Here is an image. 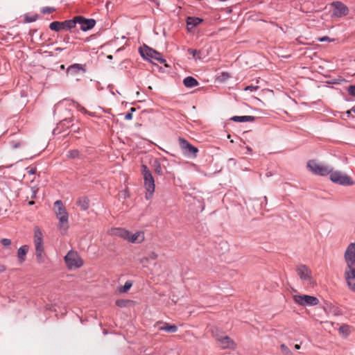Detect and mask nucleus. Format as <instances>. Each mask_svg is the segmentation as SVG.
<instances>
[{"label":"nucleus","mask_w":355,"mask_h":355,"mask_svg":"<svg viewBox=\"0 0 355 355\" xmlns=\"http://www.w3.org/2000/svg\"><path fill=\"white\" fill-rule=\"evenodd\" d=\"M108 233L111 236L120 237L132 243H141L145 239L144 232L138 231L132 234L129 230L121 227L111 228Z\"/></svg>","instance_id":"f257e3e1"},{"label":"nucleus","mask_w":355,"mask_h":355,"mask_svg":"<svg viewBox=\"0 0 355 355\" xmlns=\"http://www.w3.org/2000/svg\"><path fill=\"white\" fill-rule=\"evenodd\" d=\"M55 212L59 220L58 227L62 233H65L69 228L68 219L69 214L64 206L62 202L60 200L54 202Z\"/></svg>","instance_id":"f03ea898"},{"label":"nucleus","mask_w":355,"mask_h":355,"mask_svg":"<svg viewBox=\"0 0 355 355\" xmlns=\"http://www.w3.org/2000/svg\"><path fill=\"white\" fill-rule=\"evenodd\" d=\"M141 173L144 178V187L146 190L145 197L146 200H150L153 198L155 192V180L151 171L145 164L141 166Z\"/></svg>","instance_id":"7ed1b4c3"},{"label":"nucleus","mask_w":355,"mask_h":355,"mask_svg":"<svg viewBox=\"0 0 355 355\" xmlns=\"http://www.w3.org/2000/svg\"><path fill=\"white\" fill-rule=\"evenodd\" d=\"M296 272L303 285L308 288H313L315 281L312 276L311 270L306 265H300L296 268Z\"/></svg>","instance_id":"20e7f679"},{"label":"nucleus","mask_w":355,"mask_h":355,"mask_svg":"<svg viewBox=\"0 0 355 355\" xmlns=\"http://www.w3.org/2000/svg\"><path fill=\"white\" fill-rule=\"evenodd\" d=\"M34 245L37 259L42 262L44 259L43 234L37 226L34 228Z\"/></svg>","instance_id":"39448f33"},{"label":"nucleus","mask_w":355,"mask_h":355,"mask_svg":"<svg viewBox=\"0 0 355 355\" xmlns=\"http://www.w3.org/2000/svg\"><path fill=\"white\" fill-rule=\"evenodd\" d=\"M64 261L69 270L79 268L83 265V259L76 252L73 250L65 255Z\"/></svg>","instance_id":"423d86ee"},{"label":"nucleus","mask_w":355,"mask_h":355,"mask_svg":"<svg viewBox=\"0 0 355 355\" xmlns=\"http://www.w3.org/2000/svg\"><path fill=\"white\" fill-rule=\"evenodd\" d=\"M307 168L313 173L319 175H327L332 171L330 166L320 164L315 160H309L307 162Z\"/></svg>","instance_id":"0eeeda50"},{"label":"nucleus","mask_w":355,"mask_h":355,"mask_svg":"<svg viewBox=\"0 0 355 355\" xmlns=\"http://www.w3.org/2000/svg\"><path fill=\"white\" fill-rule=\"evenodd\" d=\"M329 174L330 180L334 183L343 186H349L353 184V180L352 178L347 175L340 171H331Z\"/></svg>","instance_id":"6e6552de"},{"label":"nucleus","mask_w":355,"mask_h":355,"mask_svg":"<svg viewBox=\"0 0 355 355\" xmlns=\"http://www.w3.org/2000/svg\"><path fill=\"white\" fill-rule=\"evenodd\" d=\"M296 304L300 306H315L318 304L319 300L314 296L307 295H299L293 297Z\"/></svg>","instance_id":"1a4fd4ad"},{"label":"nucleus","mask_w":355,"mask_h":355,"mask_svg":"<svg viewBox=\"0 0 355 355\" xmlns=\"http://www.w3.org/2000/svg\"><path fill=\"white\" fill-rule=\"evenodd\" d=\"M76 26L74 19L66 20L64 21H55L50 24L49 28L51 31L58 32L61 30H71Z\"/></svg>","instance_id":"9d476101"},{"label":"nucleus","mask_w":355,"mask_h":355,"mask_svg":"<svg viewBox=\"0 0 355 355\" xmlns=\"http://www.w3.org/2000/svg\"><path fill=\"white\" fill-rule=\"evenodd\" d=\"M178 141L180 148L186 156H192L193 157H197L198 149L196 147L191 144L189 141L182 137H180Z\"/></svg>","instance_id":"9b49d317"},{"label":"nucleus","mask_w":355,"mask_h":355,"mask_svg":"<svg viewBox=\"0 0 355 355\" xmlns=\"http://www.w3.org/2000/svg\"><path fill=\"white\" fill-rule=\"evenodd\" d=\"M141 54L143 57L149 59H153L158 61L161 64H164L166 62L165 59L163 58V56L160 53L148 46H146V49L144 51H141Z\"/></svg>","instance_id":"f8f14e48"},{"label":"nucleus","mask_w":355,"mask_h":355,"mask_svg":"<svg viewBox=\"0 0 355 355\" xmlns=\"http://www.w3.org/2000/svg\"><path fill=\"white\" fill-rule=\"evenodd\" d=\"M333 8V15L336 17L345 16L349 12L348 8L341 1H334L331 4Z\"/></svg>","instance_id":"ddd939ff"},{"label":"nucleus","mask_w":355,"mask_h":355,"mask_svg":"<svg viewBox=\"0 0 355 355\" xmlns=\"http://www.w3.org/2000/svg\"><path fill=\"white\" fill-rule=\"evenodd\" d=\"M76 24L80 25V29L83 31H87L92 29L96 24V21L93 19H85L82 16H77L73 18Z\"/></svg>","instance_id":"4468645a"},{"label":"nucleus","mask_w":355,"mask_h":355,"mask_svg":"<svg viewBox=\"0 0 355 355\" xmlns=\"http://www.w3.org/2000/svg\"><path fill=\"white\" fill-rule=\"evenodd\" d=\"M324 311L328 315H333L334 316H339L343 315L342 309L330 302L325 301L322 306Z\"/></svg>","instance_id":"2eb2a0df"},{"label":"nucleus","mask_w":355,"mask_h":355,"mask_svg":"<svg viewBox=\"0 0 355 355\" xmlns=\"http://www.w3.org/2000/svg\"><path fill=\"white\" fill-rule=\"evenodd\" d=\"M344 259L347 266L355 265V241L351 243L344 254Z\"/></svg>","instance_id":"dca6fc26"},{"label":"nucleus","mask_w":355,"mask_h":355,"mask_svg":"<svg viewBox=\"0 0 355 355\" xmlns=\"http://www.w3.org/2000/svg\"><path fill=\"white\" fill-rule=\"evenodd\" d=\"M216 340L219 343L220 347L222 349H234L236 348V344L232 339H231L229 336H217Z\"/></svg>","instance_id":"f3484780"},{"label":"nucleus","mask_w":355,"mask_h":355,"mask_svg":"<svg viewBox=\"0 0 355 355\" xmlns=\"http://www.w3.org/2000/svg\"><path fill=\"white\" fill-rule=\"evenodd\" d=\"M155 327H157L158 330L165 331L167 332L175 333L178 331V327L175 324H170L166 322H157L155 324Z\"/></svg>","instance_id":"a211bd4d"},{"label":"nucleus","mask_w":355,"mask_h":355,"mask_svg":"<svg viewBox=\"0 0 355 355\" xmlns=\"http://www.w3.org/2000/svg\"><path fill=\"white\" fill-rule=\"evenodd\" d=\"M202 22V19L199 17H188L187 18V28L189 32H191L192 29L198 26Z\"/></svg>","instance_id":"6ab92c4d"},{"label":"nucleus","mask_w":355,"mask_h":355,"mask_svg":"<svg viewBox=\"0 0 355 355\" xmlns=\"http://www.w3.org/2000/svg\"><path fill=\"white\" fill-rule=\"evenodd\" d=\"M352 330H354V328L352 326L347 324H343L339 327L338 332L342 336V337L346 338L350 335Z\"/></svg>","instance_id":"aec40b11"},{"label":"nucleus","mask_w":355,"mask_h":355,"mask_svg":"<svg viewBox=\"0 0 355 355\" xmlns=\"http://www.w3.org/2000/svg\"><path fill=\"white\" fill-rule=\"evenodd\" d=\"M81 71L83 72L85 71V69L82 64H73L68 67L67 72L71 75H76Z\"/></svg>","instance_id":"412c9836"},{"label":"nucleus","mask_w":355,"mask_h":355,"mask_svg":"<svg viewBox=\"0 0 355 355\" xmlns=\"http://www.w3.org/2000/svg\"><path fill=\"white\" fill-rule=\"evenodd\" d=\"M28 251V246L26 245H22L18 249L17 257L20 263L25 261V257Z\"/></svg>","instance_id":"4be33fe9"},{"label":"nucleus","mask_w":355,"mask_h":355,"mask_svg":"<svg viewBox=\"0 0 355 355\" xmlns=\"http://www.w3.org/2000/svg\"><path fill=\"white\" fill-rule=\"evenodd\" d=\"M231 120L239 123L252 122L255 120V117L253 116H234L231 118Z\"/></svg>","instance_id":"5701e85b"},{"label":"nucleus","mask_w":355,"mask_h":355,"mask_svg":"<svg viewBox=\"0 0 355 355\" xmlns=\"http://www.w3.org/2000/svg\"><path fill=\"white\" fill-rule=\"evenodd\" d=\"M183 83L186 87L189 88L194 87L198 85L197 80L192 76L186 77L183 80Z\"/></svg>","instance_id":"b1692460"},{"label":"nucleus","mask_w":355,"mask_h":355,"mask_svg":"<svg viewBox=\"0 0 355 355\" xmlns=\"http://www.w3.org/2000/svg\"><path fill=\"white\" fill-rule=\"evenodd\" d=\"M77 205L83 210H87L89 206V200L87 197H80L77 201Z\"/></svg>","instance_id":"393cba45"},{"label":"nucleus","mask_w":355,"mask_h":355,"mask_svg":"<svg viewBox=\"0 0 355 355\" xmlns=\"http://www.w3.org/2000/svg\"><path fill=\"white\" fill-rule=\"evenodd\" d=\"M344 275L345 279L355 277V265L347 266Z\"/></svg>","instance_id":"a878e982"},{"label":"nucleus","mask_w":355,"mask_h":355,"mask_svg":"<svg viewBox=\"0 0 355 355\" xmlns=\"http://www.w3.org/2000/svg\"><path fill=\"white\" fill-rule=\"evenodd\" d=\"M67 157L69 159H82V155L80 151L76 149L69 150L67 153Z\"/></svg>","instance_id":"bb28decb"},{"label":"nucleus","mask_w":355,"mask_h":355,"mask_svg":"<svg viewBox=\"0 0 355 355\" xmlns=\"http://www.w3.org/2000/svg\"><path fill=\"white\" fill-rule=\"evenodd\" d=\"M153 167H154V171L157 174L160 175H163V169H162V165L158 159H155L153 162Z\"/></svg>","instance_id":"cd10ccee"},{"label":"nucleus","mask_w":355,"mask_h":355,"mask_svg":"<svg viewBox=\"0 0 355 355\" xmlns=\"http://www.w3.org/2000/svg\"><path fill=\"white\" fill-rule=\"evenodd\" d=\"M37 18H38V15L36 14L33 15H29L26 14L24 15V21L26 23H31V22L35 21Z\"/></svg>","instance_id":"c85d7f7f"},{"label":"nucleus","mask_w":355,"mask_h":355,"mask_svg":"<svg viewBox=\"0 0 355 355\" xmlns=\"http://www.w3.org/2000/svg\"><path fill=\"white\" fill-rule=\"evenodd\" d=\"M349 288L355 291V277H350L345 279Z\"/></svg>","instance_id":"c756f323"},{"label":"nucleus","mask_w":355,"mask_h":355,"mask_svg":"<svg viewBox=\"0 0 355 355\" xmlns=\"http://www.w3.org/2000/svg\"><path fill=\"white\" fill-rule=\"evenodd\" d=\"M280 349L284 355H294L285 344H282Z\"/></svg>","instance_id":"7c9ffc66"},{"label":"nucleus","mask_w":355,"mask_h":355,"mask_svg":"<svg viewBox=\"0 0 355 355\" xmlns=\"http://www.w3.org/2000/svg\"><path fill=\"white\" fill-rule=\"evenodd\" d=\"M132 282H130V281H127V282L125 283L124 286H122V287H121V288H119V291H120L121 293H125V292H127L129 289H130V288L132 287Z\"/></svg>","instance_id":"2f4dec72"},{"label":"nucleus","mask_w":355,"mask_h":355,"mask_svg":"<svg viewBox=\"0 0 355 355\" xmlns=\"http://www.w3.org/2000/svg\"><path fill=\"white\" fill-rule=\"evenodd\" d=\"M188 53L191 55H193V57L196 59L198 58V59H200V51H198L196 49H189L187 50Z\"/></svg>","instance_id":"473e14b6"},{"label":"nucleus","mask_w":355,"mask_h":355,"mask_svg":"<svg viewBox=\"0 0 355 355\" xmlns=\"http://www.w3.org/2000/svg\"><path fill=\"white\" fill-rule=\"evenodd\" d=\"M157 254L155 252H151L148 256L146 258H144V260L148 261L149 260H155L157 259Z\"/></svg>","instance_id":"72a5a7b5"},{"label":"nucleus","mask_w":355,"mask_h":355,"mask_svg":"<svg viewBox=\"0 0 355 355\" xmlns=\"http://www.w3.org/2000/svg\"><path fill=\"white\" fill-rule=\"evenodd\" d=\"M55 9L52 7H44L42 9V12L43 14H50L54 12Z\"/></svg>","instance_id":"f704fd0d"},{"label":"nucleus","mask_w":355,"mask_h":355,"mask_svg":"<svg viewBox=\"0 0 355 355\" xmlns=\"http://www.w3.org/2000/svg\"><path fill=\"white\" fill-rule=\"evenodd\" d=\"M259 88V86L249 85V86L245 87L244 88V90L245 91H250V92H252L257 91Z\"/></svg>","instance_id":"c9c22d12"},{"label":"nucleus","mask_w":355,"mask_h":355,"mask_svg":"<svg viewBox=\"0 0 355 355\" xmlns=\"http://www.w3.org/2000/svg\"><path fill=\"white\" fill-rule=\"evenodd\" d=\"M26 171H27V173H28L30 175H34L37 172V168H36V167L29 166L26 168Z\"/></svg>","instance_id":"e433bc0d"},{"label":"nucleus","mask_w":355,"mask_h":355,"mask_svg":"<svg viewBox=\"0 0 355 355\" xmlns=\"http://www.w3.org/2000/svg\"><path fill=\"white\" fill-rule=\"evenodd\" d=\"M347 92L351 96L355 97V85H349Z\"/></svg>","instance_id":"4c0bfd02"},{"label":"nucleus","mask_w":355,"mask_h":355,"mask_svg":"<svg viewBox=\"0 0 355 355\" xmlns=\"http://www.w3.org/2000/svg\"><path fill=\"white\" fill-rule=\"evenodd\" d=\"M10 145L12 148H17L22 146L23 143L20 142V141H12V142H10Z\"/></svg>","instance_id":"58836bf2"},{"label":"nucleus","mask_w":355,"mask_h":355,"mask_svg":"<svg viewBox=\"0 0 355 355\" xmlns=\"http://www.w3.org/2000/svg\"><path fill=\"white\" fill-rule=\"evenodd\" d=\"M1 244H2L3 246L7 247V246H9V245H10L11 241H10V239H2L1 240Z\"/></svg>","instance_id":"ea45409f"},{"label":"nucleus","mask_w":355,"mask_h":355,"mask_svg":"<svg viewBox=\"0 0 355 355\" xmlns=\"http://www.w3.org/2000/svg\"><path fill=\"white\" fill-rule=\"evenodd\" d=\"M126 302L124 300H117L116 304L118 306L123 307L125 306Z\"/></svg>","instance_id":"a19ab883"},{"label":"nucleus","mask_w":355,"mask_h":355,"mask_svg":"<svg viewBox=\"0 0 355 355\" xmlns=\"http://www.w3.org/2000/svg\"><path fill=\"white\" fill-rule=\"evenodd\" d=\"M125 120H131L132 119V114L131 112L127 113L124 116Z\"/></svg>","instance_id":"79ce46f5"},{"label":"nucleus","mask_w":355,"mask_h":355,"mask_svg":"<svg viewBox=\"0 0 355 355\" xmlns=\"http://www.w3.org/2000/svg\"><path fill=\"white\" fill-rule=\"evenodd\" d=\"M78 110H79V111H80V112H84V113H85V114H86V113H87V111L85 110V107H82V106H80V105H79V106L78 107Z\"/></svg>","instance_id":"37998d69"},{"label":"nucleus","mask_w":355,"mask_h":355,"mask_svg":"<svg viewBox=\"0 0 355 355\" xmlns=\"http://www.w3.org/2000/svg\"><path fill=\"white\" fill-rule=\"evenodd\" d=\"M319 40L320 42H327V41H330V39H329V37L325 36V37H323L320 38Z\"/></svg>","instance_id":"c03bdc74"},{"label":"nucleus","mask_w":355,"mask_h":355,"mask_svg":"<svg viewBox=\"0 0 355 355\" xmlns=\"http://www.w3.org/2000/svg\"><path fill=\"white\" fill-rule=\"evenodd\" d=\"M353 112V111H352V109H351L350 110L347 111V112H346V113H347V114L348 116H352L353 117H354V115H353V112Z\"/></svg>","instance_id":"a18cd8bd"},{"label":"nucleus","mask_w":355,"mask_h":355,"mask_svg":"<svg viewBox=\"0 0 355 355\" xmlns=\"http://www.w3.org/2000/svg\"><path fill=\"white\" fill-rule=\"evenodd\" d=\"M6 270V268L3 265H0V273Z\"/></svg>","instance_id":"49530a36"},{"label":"nucleus","mask_w":355,"mask_h":355,"mask_svg":"<svg viewBox=\"0 0 355 355\" xmlns=\"http://www.w3.org/2000/svg\"><path fill=\"white\" fill-rule=\"evenodd\" d=\"M62 50H63V49L60 48V47H57L55 49V51H59V52L62 51Z\"/></svg>","instance_id":"de8ad7c7"},{"label":"nucleus","mask_w":355,"mask_h":355,"mask_svg":"<svg viewBox=\"0 0 355 355\" xmlns=\"http://www.w3.org/2000/svg\"><path fill=\"white\" fill-rule=\"evenodd\" d=\"M295 349H300V345L296 344V345H295Z\"/></svg>","instance_id":"09e8293b"},{"label":"nucleus","mask_w":355,"mask_h":355,"mask_svg":"<svg viewBox=\"0 0 355 355\" xmlns=\"http://www.w3.org/2000/svg\"><path fill=\"white\" fill-rule=\"evenodd\" d=\"M246 148H247V150H248L249 153H251V152H252V148H251L250 147L247 146V147H246Z\"/></svg>","instance_id":"8fccbe9b"},{"label":"nucleus","mask_w":355,"mask_h":355,"mask_svg":"<svg viewBox=\"0 0 355 355\" xmlns=\"http://www.w3.org/2000/svg\"><path fill=\"white\" fill-rule=\"evenodd\" d=\"M130 111H131V113L132 112H135V107H131Z\"/></svg>","instance_id":"3c124183"},{"label":"nucleus","mask_w":355,"mask_h":355,"mask_svg":"<svg viewBox=\"0 0 355 355\" xmlns=\"http://www.w3.org/2000/svg\"><path fill=\"white\" fill-rule=\"evenodd\" d=\"M352 111H353L352 112L355 114V108H354V107H353V108L352 109Z\"/></svg>","instance_id":"603ef678"}]
</instances>
